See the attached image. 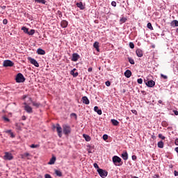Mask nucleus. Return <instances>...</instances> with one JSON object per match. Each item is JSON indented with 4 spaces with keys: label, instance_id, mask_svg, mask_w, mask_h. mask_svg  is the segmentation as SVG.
Listing matches in <instances>:
<instances>
[{
    "label": "nucleus",
    "instance_id": "obj_1",
    "mask_svg": "<svg viewBox=\"0 0 178 178\" xmlns=\"http://www.w3.org/2000/svg\"><path fill=\"white\" fill-rule=\"evenodd\" d=\"M63 133L65 136H69L72 133V127L69 124H63Z\"/></svg>",
    "mask_w": 178,
    "mask_h": 178
},
{
    "label": "nucleus",
    "instance_id": "obj_2",
    "mask_svg": "<svg viewBox=\"0 0 178 178\" xmlns=\"http://www.w3.org/2000/svg\"><path fill=\"white\" fill-rule=\"evenodd\" d=\"M113 162L115 166H122L123 162H122V159L118 156H113Z\"/></svg>",
    "mask_w": 178,
    "mask_h": 178
},
{
    "label": "nucleus",
    "instance_id": "obj_3",
    "mask_svg": "<svg viewBox=\"0 0 178 178\" xmlns=\"http://www.w3.org/2000/svg\"><path fill=\"white\" fill-rule=\"evenodd\" d=\"M17 83H24L26 81V78H24V76H23V74L18 73L15 78Z\"/></svg>",
    "mask_w": 178,
    "mask_h": 178
},
{
    "label": "nucleus",
    "instance_id": "obj_4",
    "mask_svg": "<svg viewBox=\"0 0 178 178\" xmlns=\"http://www.w3.org/2000/svg\"><path fill=\"white\" fill-rule=\"evenodd\" d=\"M4 161H12L13 159V155H12V153L6 152L4 153L3 156Z\"/></svg>",
    "mask_w": 178,
    "mask_h": 178
},
{
    "label": "nucleus",
    "instance_id": "obj_5",
    "mask_svg": "<svg viewBox=\"0 0 178 178\" xmlns=\"http://www.w3.org/2000/svg\"><path fill=\"white\" fill-rule=\"evenodd\" d=\"M97 171L99 173V176L102 178H105L108 176V171L106 170L100 168L97 170Z\"/></svg>",
    "mask_w": 178,
    "mask_h": 178
},
{
    "label": "nucleus",
    "instance_id": "obj_6",
    "mask_svg": "<svg viewBox=\"0 0 178 178\" xmlns=\"http://www.w3.org/2000/svg\"><path fill=\"white\" fill-rule=\"evenodd\" d=\"M14 65L15 63H13L10 60H5L3 63V66L4 67H12Z\"/></svg>",
    "mask_w": 178,
    "mask_h": 178
},
{
    "label": "nucleus",
    "instance_id": "obj_7",
    "mask_svg": "<svg viewBox=\"0 0 178 178\" xmlns=\"http://www.w3.org/2000/svg\"><path fill=\"white\" fill-rule=\"evenodd\" d=\"M28 60L31 63V65H34L35 67H40V64H38V62H37V60L28 57Z\"/></svg>",
    "mask_w": 178,
    "mask_h": 178
},
{
    "label": "nucleus",
    "instance_id": "obj_8",
    "mask_svg": "<svg viewBox=\"0 0 178 178\" xmlns=\"http://www.w3.org/2000/svg\"><path fill=\"white\" fill-rule=\"evenodd\" d=\"M24 111H26L27 113H33V108H31V106H29L26 102L24 103Z\"/></svg>",
    "mask_w": 178,
    "mask_h": 178
},
{
    "label": "nucleus",
    "instance_id": "obj_9",
    "mask_svg": "<svg viewBox=\"0 0 178 178\" xmlns=\"http://www.w3.org/2000/svg\"><path fill=\"white\" fill-rule=\"evenodd\" d=\"M56 129V131L58 133V137L61 138L62 137V127H60V125L59 124H57Z\"/></svg>",
    "mask_w": 178,
    "mask_h": 178
},
{
    "label": "nucleus",
    "instance_id": "obj_10",
    "mask_svg": "<svg viewBox=\"0 0 178 178\" xmlns=\"http://www.w3.org/2000/svg\"><path fill=\"white\" fill-rule=\"evenodd\" d=\"M79 59H80V55H79L76 53H74L72 54V58L71 60H72V62H77L79 60Z\"/></svg>",
    "mask_w": 178,
    "mask_h": 178
},
{
    "label": "nucleus",
    "instance_id": "obj_11",
    "mask_svg": "<svg viewBox=\"0 0 178 178\" xmlns=\"http://www.w3.org/2000/svg\"><path fill=\"white\" fill-rule=\"evenodd\" d=\"M147 87H149L150 88H152V87H155V81L152 80H149L147 82L145 83Z\"/></svg>",
    "mask_w": 178,
    "mask_h": 178
},
{
    "label": "nucleus",
    "instance_id": "obj_12",
    "mask_svg": "<svg viewBox=\"0 0 178 178\" xmlns=\"http://www.w3.org/2000/svg\"><path fill=\"white\" fill-rule=\"evenodd\" d=\"M136 54L137 56H138V58H143L144 55V52H143V50H141V49H136Z\"/></svg>",
    "mask_w": 178,
    "mask_h": 178
},
{
    "label": "nucleus",
    "instance_id": "obj_13",
    "mask_svg": "<svg viewBox=\"0 0 178 178\" xmlns=\"http://www.w3.org/2000/svg\"><path fill=\"white\" fill-rule=\"evenodd\" d=\"M121 156L124 161H127V159H129V154H127V151H124L121 154Z\"/></svg>",
    "mask_w": 178,
    "mask_h": 178
},
{
    "label": "nucleus",
    "instance_id": "obj_14",
    "mask_svg": "<svg viewBox=\"0 0 178 178\" xmlns=\"http://www.w3.org/2000/svg\"><path fill=\"white\" fill-rule=\"evenodd\" d=\"M82 102L83 104H85V105H88L90 104V99H88V97L86 96H84L82 97Z\"/></svg>",
    "mask_w": 178,
    "mask_h": 178
},
{
    "label": "nucleus",
    "instance_id": "obj_15",
    "mask_svg": "<svg viewBox=\"0 0 178 178\" xmlns=\"http://www.w3.org/2000/svg\"><path fill=\"white\" fill-rule=\"evenodd\" d=\"M77 8H79L81 10H84L86 9V7L84 5H83V2L76 3Z\"/></svg>",
    "mask_w": 178,
    "mask_h": 178
},
{
    "label": "nucleus",
    "instance_id": "obj_16",
    "mask_svg": "<svg viewBox=\"0 0 178 178\" xmlns=\"http://www.w3.org/2000/svg\"><path fill=\"white\" fill-rule=\"evenodd\" d=\"M68 24H69V22H67V21H66V20L61 21L60 26H61V27H63V29H66V27H67Z\"/></svg>",
    "mask_w": 178,
    "mask_h": 178
},
{
    "label": "nucleus",
    "instance_id": "obj_17",
    "mask_svg": "<svg viewBox=\"0 0 178 178\" xmlns=\"http://www.w3.org/2000/svg\"><path fill=\"white\" fill-rule=\"evenodd\" d=\"M76 68H74L70 72V74L73 76V77H77L79 76V72H76Z\"/></svg>",
    "mask_w": 178,
    "mask_h": 178
},
{
    "label": "nucleus",
    "instance_id": "obj_18",
    "mask_svg": "<svg viewBox=\"0 0 178 178\" xmlns=\"http://www.w3.org/2000/svg\"><path fill=\"white\" fill-rule=\"evenodd\" d=\"M124 76L127 79H130V77H131V71L127 70L124 72Z\"/></svg>",
    "mask_w": 178,
    "mask_h": 178
},
{
    "label": "nucleus",
    "instance_id": "obj_19",
    "mask_svg": "<svg viewBox=\"0 0 178 178\" xmlns=\"http://www.w3.org/2000/svg\"><path fill=\"white\" fill-rule=\"evenodd\" d=\"M56 161V157L55 156H53L52 158L49 161L48 165H54Z\"/></svg>",
    "mask_w": 178,
    "mask_h": 178
},
{
    "label": "nucleus",
    "instance_id": "obj_20",
    "mask_svg": "<svg viewBox=\"0 0 178 178\" xmlns=\"http://www.w3.org/2000/svg\"><path fill=\"white\" fill-rule=\"evenodd\" d=\"M94 111L95 112H97V115H102V110L99 109L98 108V106H95L94 107Z\"/></svg>",
    "mask_w": 178,
    "mask_h": 178
},
{
    "label": "nucleus",
    "instance_id": "obj_21",
    "mask_svg": "<svg viewBox=\"0 0 178 178\" xmlns=\"http://www.w3.org/2000/svg\"><path fill=\"white\" fill-rule=\"evenodd\" d=\"M94 48L97 51V52H99V42H95L93 44Z\"/></svg>",
    "mask_w": 178,
    "mask_h": 178
},
{
    "label": "nucleus",
    "instance_id": "obj_22",
    "mask_svg": "<svg viewBox=\"0 0 178 178\" xmlns=\"http://www.w3.org/2000/svg\"><path fill=\"white\" fill-rule=\"evenodd\" d=\"M37 54L38 55H45V50L42 49H38L37 50Z\"/></svg>",
    "mask_w": 178,
    "mask_h": 178
},
{
    "label": "nucleus",
    "instance_id": "obj_23",
    "mask_svg": "<svg viewBox=\"0 0 178 178\" xmlns=\"http://www.w3.org/2000/svg\"><path fill=\"white\" fill-rule=\"evenodd\" d=\"M29 156H30V154L29 153H24V154L21 155V158L22 159H26V158H27V159H30V158H29Z\"/></svg>",
    "mask_w": 178,
    "mask_h": 178
},
{
    "label": "nucleus",
    "instance_id": "obj_24",
    "mask_svg": "<svg viewBox=\"0 0 178 178\" xmlns=\"http://www.w3.org/2000/svg\"><path fill=\"white\" fill-rule=\"evenodd\" d=\"M171 26H172V27H178V21L176 20V19L172 21V22H171Z\"/></svg>",
    "mask_w": 178,
    "mask_h": 178
},
{
    "label": "nucleus",
    "instance_id": "obj_25",
    "mask_svg": "<svg viewBox=\"0 0 178 178\" xmlns=\"http://www.w3.org/2000/svg\"><path fill=\"white\" fill-rule=\"evenodd\" d=\"M32 104L33 106H35V108H40V106H41V103H38L35 102H32Z\"/></svg>",
    "mask_w": 178,
    "mask_h": 178
},
{
    "label": "nucleus",
    "instance_id": "obj_26",
    "mask_svg": "<svg viewBox=\"0 0 178 178\" xmlns=\"http://www.w3.org/2000/svg\"><path fill=\"white\" fill-rule=\"evenodd\" d=\"M111 123H112V124H113V126H119L118 121L115 119L111 120Z\"/></svg>",
    "mask_w": 178,
    "mask_h": 178
},
{
    "label": "nucleus",
    "instance_id": "obj_27",
    "mask_svg": "<svg viewBox=\"0 0 178 178\" xmlns=\"http://www.w3.org/2000/svg\"><path fill=\"white\" fill-rule=\"evenodd\" d=\"M83 138H85L86 141H91V137L90 136L83 134Z\"/></svg>",
    "mask_w": 178,
    "mask_h": 178
},
{
    "label": "nucleus",
    "instance_id": "obj_28",
    "mask_svg": "<svg viewBox=\"0 0 178 178\" xmlns=\"http://www.w3.org/2000/svg\"><path fill=\"white\" fill-rule=\"evenodd\" d=\"M157 145L159 148H163L164 143L162 140H161L157 143Z\"/></svg>",
    "mask_w": 178,
    "mask_h": 178
},
{
    "label": "nucleus",
    "instance_id": "obj_29",
    "mask_svg": "<svg viewBox=\"0 0 178 178\" xmlns=\"http://www.w3.org/2000/svg\"><path fill=\"white\" fill-rule=\"evenodd\" d=\"M38 3H42V5H45L47 1L45 0H35Z\"/></svg>",
    "mask_w": 178,
    "mask_h": 178
},
{
    "label": "nucleus",
    "instance_id": "obj_30",
    "mask_svg": "<svg viewBox=\"0 0 178 178\" xmlns=\"http://www.w3.org/2000/svg\"><path fill=\"white\" fill-rule=\"evenodd\" d=\"M120 22L121 24L126 23V22H127V18L122 17L120 18Z\"/></svg>",
    "mask_w": 178,
    "mask_h": 178
},
{
    "label": "nucleus",
    "instance_id": "obj_31",
    "mask_svg": "<svg viewBox=\"0 0 178 178\" xmlns=\"http://www.w3.org/2000/svg\"><path fill=\"white\" fill-rule=\"evenodd\" d=\"M55 174L56 175V176H58L59 177H62V172H60V170H56Z\"/></svg>",
    "mask_w": 178,
    "mask_h": 178
},
{
    "label": "nucleus",
    "instance_id": "obj_32",
    "mask_svg": "<svg viewBox=\"0 0 178 178\" xmlns=\"http://www.w3.org/2000/svg\"><path fill=\"white\" fill-rule=\"evenodd\" d=\"M3 120H4V122H6V123L10 122V120L9 118H8V117H6V115H4L2 117Z\"/></svg>",
    "mask_w": 178,
    "mask_h": 178
},
{
    "label": "nucleus",
    "instance_id": "obj_33",
    "mask_svg": "<svg viewBox=\"0 0 178 178\" xmlns=\"http://www.w3.org/2000/svg\"><path fill=\"white\" fill-rule=\"evenodd\" d=\"M35 33V30L31 29L30 31L28 32V35H34Z\"/></svg>",
    "mask_w": 178,
    "mask_h": 178
},
{
    "label": "nucleus",
    "instance_id": "obj_34",
    "mask_svg": "<svg viewBox=\"0 0 178 178\" xmlns=\"http://www.w3.org/2000/svg\"><path fill=\"white\" fill-rule=\"evenodd\" d=\"M147 27L149 30H154V27H152V24H151V22L147 23Z\"/></svg>",
    "mask_w": 178,
    "mask_h": 178
},
{
    "label": "nucleus",
    "instance_id": "obj_35",
    "mask_svg": "<svg viewBox=\"0 0 178 178\" xmlns=\"http://www.w3.org/2000/svg\"><path fill=\"white\" fill-rule=\"evenodd\" d=\"M22 30H23V31H24V33H25V34H29V29L26 26H23L22 28Z\"/></svg>",
    "mask_w": 178,
    "mask_h": 178
},
{
    "label": "nucleus",
    "instance_id": "obj_36",
    "mask_svg": "<svg viewBox=\"0 0 178 178\" xmlns=\"http://www.w3.org/2000/svg\"><path fill=\"white\" fill-rule=\"evenodd\" d=\"M129 62V63H131V65H134L135 62L134 60L131 58H128Z\"/></svg>",
    "mask_w": 178,
    "mask_h": 178
},
{
    "label": "nucleus",
    "instance_id": "obj_37",
    "mask_svg": "<svg viewBox=\"0 0 178 178\" xmlns=\"http://www.w3.org/2000/svg\"><path fill=\"white\" fill-rule=\"evenodd\" d=\"M159 138H161V140H165V137L161 134H159Z\"/></svg>",
    "mask_w": 178,
    "mask_h": 178
},
{
    "label": "nucleus",
    "instance_id": "obj_38",
    "mask_svg": "<svg viewBox=\"0 0 178 178\" xmlns=\"http://www.w3.org/2000/svg\"><path fill=\"white\" fill-rule=\"evenodd\" d=\"M129 47L131 49H134V43L129 42Z\"/></svg>",
    "mask_w": 178,
    "mask_h": 178
},
{
    "label": "nucleus",
    "instance_id": "obj_39",
    "mask_svg": "<svg viewBox=\"0 0 178 178\" xmlns=\"http://www.w3.org/2000/svg\"><path fill=\"white\" fill-rule=\"evenodd\" d=\"M161 77H162V79H164V80L168 79V76L164 75L163 74H161Z\"/></svg>",
    "mask_w": 178,
    "mask_h": 178
},
{
    "label": "nucleus",
    "instance_id": "obj_40",
    "mask_svg": "<svg viewBox=\"0 0 178 178\" xmlns=\"http://www.w3.org/2000/svg\"><path fill=\"white\" fill-rule=\"evenodd\" d=\"M93 166H94V168H95V169H97V170H98V169H101V168H99V166H98V164L97 163H95L93 164Z\"/></svg>",
    "mask_w": 178,
    "mask_h": 178
},
{
    "label": "nucleus",
    "instance_id": "obj_41",
    "mask_svg": "<svg viewBox=\"0 0 178 178\" xmlns=\"http://www.w3.org/2000/svg\"><path fill=\"white\" fill-rule=\"evenodd\" d=\"M137 83H138V84H143V79H138V80H137Z\"/></svg>",
    "mask_w": 178,
    "mask_h": 178
},
{
    "label": "nucleus",
    "instance_id": "obj_42",
    "mask_svg": "<svg viewBox=\"0 0 178 178\" xmlns=\"http://www.w3.org/2000/svg\"><path fill=\"white\" fill-rule=\"evenodd\" d=\"M38 145H34V144H32L31 145V148H38Z\"/></svg>",
    "mask_w": 178,
    "mask_h": 178
},
{
    "label": "nucleus",
    "instance_id": "obj_43",
    "mask_svg": "<svg viewBox=\"0 0 178 178\" xmlns=\"http://www.w3.org/2000/svg\"><path fill=\"white\" fill-rule=\"evenodd\" d=\"M106 86L107 87H111V81H106Z\"/></svg>",
    "mask_w": 178,
    "mask_h": 178
},
{
    "label": "nucleus",
    "instance_id": "obj_44",
    "mask_svg": "<svg viewBox=\"0 0 178 178\" xmlns=\"http://www.w3.org/2000/svg\"><path fill=\"white\" fill-rule=\"evenodd\" d=\"M103 139H104L105 141H106V140L108 139V135L104 134V135L103 136Z\"/></svg>",
    "mask_w": 178,
    "mask_h": 178
},
{
    "label": "nucleus",
    "instance_id": "obj_45",
    "mask_svg": "<svg viewBox=\"0 0 178 178\" xmlns=\"http://www.w3.org/2000/svg\"><path fill=\"white\" fill-rule=\"evenodd\" d=\"M111 5L112 6H114V8H116V1H112Z\"/></svg>",
    "mask_w": 178,
    "mask_h": 178
},
{
    "label": "nucleus",
    "instance_id": "obj_46",
    "mask_svg": "<svg viewBox=\"0 0 178 178\" xmlns=\"http://www.w3.org/2000/svg\"><path fill=\"white\" fill-rule=\"evenodd\" d=\"M131 158H132V160H133V161L137 160V156H136V155H133V156H131Z\"/></svg>",
    "mask_w": 178,
    "mask_h": 178
},
{
    "label": "nucleus",
    "instance_id": "obj_47",
    "mask_svg": "<svg viewBox=\"0 0 178 178\" xmlns=\"http://www.w3.org/2000/svg\"><path fill=\"white\" fill-rule=\"evenodd\" d=\"M44 178H52V177H51V175L46 174V175H44Z\"/></svg>",
    "mask_w": 178,
    "mask_h": 178
},
{
    "label": "nucleus",
    "instance_id": "obj_48",
    "mask_svg": "<svg viewBox=\"0 0 178 178\" xmlns=\"http://www.w3.org/2000/svg\"><path fill=\"white\" fill-rule=\"evenodd\" d=\"M3 24H8V19H4L3 20Z\"/></svg>",
    "mask_w": 178,
    "mask_h": 178
},
{
    "label": "nucleus",
    "instance_id": "obj_49",
    "mask_svg": "<svg viewBox=\"0 0 178 178\" xmlns=\"http://www.w3.org/2000/svg\"><path fill=\"white\" fill-rule=\"evenodd\" d=\"M10 136L11 138H15V134H13V132H11L10 134Z\"/></svg>",
    "mask_w": 178,
    "mask_h": 178
},
{
    "label": "nucleus",
    "instance_id": "obj_50",
    "mask_svg": "<svg viewBox=\"0 0 178 178\" xmlns=\"http://www.w3.org/2000/svg\"><path fill=\"white\" fill-rule=\"evenodd\" d=\"M173 113H175V115L176 116H178V111H177L174 110V111H173Z\"/></svg>",
    "mask_w": 178,
    "mask_h": 178
},
{
    "label": "nucleus",
    "instance_id": "obj_51",
    "mask_svg": "<svg viewBox=\"0 0 178 178\" xmlns=\"http://www.w3.org/2000/svg\"><path fill=\"white\" fill-rule=\"evenodd\" d=\"M11 132H12V130H7V131H6V133L7 134H10Z\"/></svg>",
    "mask_w": 178,
    "mask_h": 178
},
{
    "label": "nucleus",
    "instance_id": "obj_52",
    "mask_svg": "<svg viewBox=\"0 0 178 178\" xmlns=\"http://www.w3.org/2000/svg\"><path fill=\"white\" fill-rule=\"evenodd\" d=\"M175 176H178V172L177 170L174 171Z\"/></svg>",
    "mask_w": 178,
    "mask_h": 178
},
{
    "label": "nucleus",
    "instance_id": "obj_53",
    "mask_svg": "<svg viewBox=\"0 0 178 178\" xmlns=\"http://www.w3.org/2000/svg\"><path fill=\"white\" fill-rule=\"evenodd\" d=\"M88 72H92V67H89L88 69Z\"/></svg>",
    "mask_w": 178,
    "mask_h": 178
},
{
    "label": "nucleus",
    "instance_id": "obj_54",
    "mask_svg": "<svg viewBox=\"0 0 178 178\" xmlns=\"http://www.w3.org/2000/svg\"><path fill=\"white\" fill-rule=\"evenodd\" d=\"M175 145H178V138H177L176 140H175Z\"/></svg>",
    "mask_w": 178,
    "mask_h": 178
},
{
    "label": "nucleus",
    "instance_id": "obj_55",
    "mask_svg": "<svg viewBox=\"0 0 178 178\" xmlns=\"http://www.w3.org/2000/svg\"><path fill=\"white\" fill-rule=\"evenodd\" d=\"M159 104L163 105V102H162V100H159Z\"/></svg>",
    "mask_w": 178,
    "mask_h": 178
},
{
    "label": "nucleus",
    "instance_id": "obj_56",
    "mask_svg": "<svg viewBox=\"0 0 178 178\" xmlns=\"http://www.w3.org/2000/svg\"><path fill=\"white\" fill-rule=\"evenodd\" d=\"M152 138L153 140H155V138H156V137H155V136L152 135Z\"/></svg>",
    "mask_w": 178,
    "mask_h": 178
},
{
    "label": "nucleus",
    "instance_id": "obj_57",
    "mask_svg": "<svg viewBox=\"0 0 178 178\" xmlns=\"http://www.w3.org/2000/svg\"><path fill=\"white\" fill-rule=\"evenodd\" d=\"M22 120H26V116H22Z\"/></svg>",
    "mask_w": 178,
    "mask_h": 178
},
{
    "label": "nucleus",
    "instance_id": "obj_58",
    "mask_svg": "<svg viewBox=\"0 0 178 178\" xmlns=\"http://www.w3.org/2000/svg\"><path fill=\"white\" fill-rule=\"evenodd\" d=\"M175 151H176L177 152V154H178V147H175Z\"/></svg>",
    "mask_w": 178,
    "mask_h": 178
},
{
    "label": "nucleus",
    "instance_id": "obj_59",
    "mask_svg": "<svg viewBox=\"0 0 178 178\" xmlns=\"http://www.w3.org/2000/svg\"><path fill=\"white\" fill-rule=\"evenodd\" d=\"M159 175H154V178H159Z\"/></svg>",
    "mask_w": 178,
    "mask_h": 178
},
{
    "label": "nucleus",
    "instance_id": "obj_60",
    "mask_svg": "<svg viewBox=\"0 0 178 178\" xmlns=\"http://www.w3.org/2000/svg\"><path fill=\"white\" fill-rule=\"evenodd\" d=\"M26 98H27V96L26 95H24L23 96V99H26Z\"/></svg>",
    "mask_w": 178,
    "mask_h": 178
},
{
    "label": "nucleus",
    "instance_id": "obj_61",
    "mask_svg": "<svg viewBox=\"0 0 178 178\" xmlns=\"http://www.w3.org/2000/svg\"><path fill=\"white\" fill-rule=\"evenodd\" d=\"M71 115H72V116H76V113H72Z\"/></svg>",
    "mask_w": 178,
    "mask_h": 178
},
{
    "label": "nucleus",
    "instance_id": "obj_62",
    "mask_svg": "<svg viewBox=\"0 0 178 178\" xmlns=\"http://www.w3.org/2000/svg\"><path fill=\"white\" fill-rule=\"evenodd\" d=\"M1 8L2 9H6V6H2Z\"/></svg>",
    "mask_w": 178,
    "mask_h": 178
},
{
    "label": "nucleus",
    "instance_id": "obj_63",
    "mask_svg": "<svg viewBox=\"0 0 178 178\" xmlns=\"http://www.w3.org/2000/svg\"><path fill=\"white\" fill-rule=\"evenodd\" d=\"M132 112H133V113H137V111H136V110H134V111H132Z\"/></svg>",
    "mask_w": 178,
    "mask_h": 178
},
{
    "label": "nucleus",
    "instance_id": "obj_64",
    "mask_svg": "<svg viewBox=\"0 0 178 178\" xmlns=\"http://www.w3.org/2000/svg\"><path fill=\"white\" fill-rule=\"evenodd\" d=\"M132 112H133V113H137V111H136V110H134V111H132Z\"/></svg>",
    "mask_w": 178,
    "mask_h": 178
}]
</instances>
